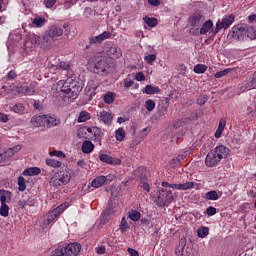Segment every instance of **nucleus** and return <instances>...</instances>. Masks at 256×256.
Wrapping results in <instances>:
<instances>
[{
  "mask_svg": "<svg viewBox=\"0 0 256 256\" xmlns=\"http://www.w3.org/2000/svg\"><path fill=\"white\" fill-rule=\"evenodd\" d=\"M54 87L57 93H64L67 95L68 103H73L75 99L79 97V93H81V86H79L73 78L59 80Z\"/></svg>",
  "mask_w": 256,
  "mask_h": 256,
  "instance_id": "obj_1",
  "label": "nucleus"
},
{
  "mask_svg": "<svg viewBox=\"0 0 256 256\" xmlns=\"http://www.w3.org/2000/svg\"><path fill=\"white\" fill-rule=\"evenodd\" d=\"M63 37V28L57 24L47 27L42 36L41 46L43 49H51L55 41H59Z\"/></svg>",
  "mask_w": 256,
  "mask_h": 256,
  "instance_id": "obj_2",
  "label": "nucleus"
},
{
  "mask_svg": "<svg viewBox=\"0 0 256 256\" xmlns=\"http://www.w3.org/2000/svg\"><path fill=\"white\" fill-rule=\"evenodd\" d=\"M229 155V148L220 145L210 151L205 158L206 167H217L221 163V159H225Z\"/></svg>",
  "mask_w": 256,
  "mask_h": 256,
  "instance_id": "obj_3",
  "label": "nucleus"
},
{
  "mask_svg": "<svg viewBox=\"0 0 256 256\" xmlns=\"http://www.w3.org/2000/svg\"><path fill=\"white\" fill-rule=\"evenodd\" d=\"M81 253V244L77 242L58 246L52 253V256H77Z\"/></svg>",
  "mask_w": 256,
  "mask_h": 256,
  "instance_id": "obj_4",
  "label": "nucleus"
},
{
  "mask_svg": "<svg viewBox=\"0 0 256 256\" xmlns=\"http://www.w3.org/2000/svg\"><path fill=\"white\" fill-rule=\"evenodd\" d=\"M173 201H175L173 192L171 190L162 188L158 194L156 203L158 207H169L173 203Z\"/></svg>",
  "mask_w": 256,
  "mask_h": 256,
  "instance_id": "obj_5",
  "label": "nucleus"
},
{
  "mask_svg": "<svg viewBox=\"0 0 256 256\" xmlns=\"http://www.w3.org/2000/svg\"><path fill=\"white\" fill-rule=\"evenodd\" d=\"M69 181H71V172L59 171L53 175L50 183L54 185V187H61L62 185H67Z\"/></svg>",
  "mask_w": 256,
  "mask_h": 256,
  "instance_id": "obj_6",
  "label": "nucleus"
},
{
  "mask_svg": "<svg viewBox=\"0 0 256 256\" xmlns=\"http://www.w3.org/2000/svg\"><path fill=\"white\" fill-rule=\"evenodd\" d=\"M111 68V65L109 64V59L105 56H100L95 59L94 63V71L98 75H105Z\"/></svg>",
  "mask_w": 256,
  "mask_h": 256,
  "instance_id": "obj_7",
  "label": "nucleus"
},
{
  "mask_svg": "<svg viewBox=\"0 0 256 256\" xmlns=\"http://www.w3.org/2000/svg\"><path fill=\"white\" fill-rule=\"evenodd\" d=\"M65 209H67V206L65 204H61L54 210L48 212L46 215V220L44 222V225H51L54 219H57V217H59V215H61L63 211H65Z\"/></svg>",
  "mask_w": 256,
  "mask_h": 256,
  "instance_id": "obj_8",
  "label": "nucleus"
},
{
  "mask_svg": "<svg viewBox=\"0 0 256 256\" xmlns=\"http://www.w3.org/2000/svg\"><path fill=\"white\" fill-rule=\"evenodd\" d=\"M235 21V17L233 15L224 16L221 20H218L216 23V28L214 30V33H217L218 31H221V29H229L231 25H233V22Z\"/></svg>",
  "mask_w": 256,
  "mask_h": 256,
  "instance_id": "obj_9",
  "label": "nucleus"
},
{
  "mask_svg": "<svg viewBox=\"0 0 256 256\" xmlns=\"http://www.w3.org/2000/svg\"><path fill=\"white\" fill-rule=\"evenodd\" d=\"M232 37L238 41H247V26L238 25L233 27Z\"/></svg>",
  "mask_w": 256,
  "mask_h": 256,
  "instance_id": "obj_10",
  "label": "nucleus"
},
{
  "mask_svg": "<svg viewBox=\"0 0 256 256\" xmlns=\"http://www.w3.org/2000/svg\"><path fill=\"white\" fill-rule=\"evenodd\" d=\"M38 45H41V37L35 34L29 35L24 43L25 49H36Z\"/></svg>",
  "mask_w": 256,
  "mask_h": 256,
  "instance_id": "obj_11",
  "label": "nucleus"
},
{
  "mask_svg": "<svg viewBox=\"0 0 256 256\" xmlns=\"http://www.w3.org/2000/svg\"><path fill=\"white\" fill-rule=\"evenodd\" d=\"M211 29H213V20H208L202 24L200 31L196 29L191 30L190 33L199 37V35H207V33L211 31Z\"/></svg>",
  "mask_w": 256,
  "mask_h": 256,
  "instance_id": "obj_12",
  "label": "nucleus"
},
{
  "mask_svg": "<svg viewBox=\"0 0 256 256\" xmlns=\"http://www.w3.org/2000/svg\"><path fill=\"white\" fill-rule=\"evenodd\" d=\"M106 53L110 59H121V57H123V51H121V48L116 44H112L108 47Z\"/></svg>",
  "mask_w": 256,
  "mask_h": 256,
  "instance_id": "obj_13",
  "label": "nucleus"
},
{
  "mask_svg": "<svg viewBox=\"0 0 256 256\" xmlns=\"http://www.w3.org/2000/svg\"><path fill=\"white\" fill-rule=\"evenodd\" d=\"M17 93L19 95H33L35 93V83H31L30 85H18L16 87Z\"/></svg>",
  "mask_w": 256,
  "mask_h": 256,
  "instance_id": "obj_14",
  "label": "nucleus"
},
{
  "mask_svg": "<svg viewBox=\"0 0 256 256\" xmlns=\"http://www.w3.org/2000/svg\"><path fill=\"white\" fill-rule=\"evenodd\" d=\"M107 39H111V32L109 31H104L103 33H101L98 36H93L89 38V43L91 45H95L97 43H102L103 41L107 40Z\"/></svg>",
  "mask_w": 256,
  "mask_h": 256,
  "instance_id": "obj_15",
  "label": "nucleus"
},
{
  "mask_svg": "<svg viewBox=\"0 0 256 256\" xmlns=\"http://www.w3.org/2000/svg\"><path fill=\"white\" fill-rule=\"evenodd\" d=\"M57 125H61V120L55 116L44 115V127L51 129V127H57Z\"/></svg>",
  "mask_w": 256,
  "mask_h": 256,
  "instance_id": "obj_16",
  "label": "nucleus"
},
{
  "mask_svg": "<svg viewBox=\"0 0 256 256\" xmlns=\"http://www.w3.org/2000/svg\"><path fill=\"white\" fill-rule=\"evenodd\" d=\"M99 159L102 163H106L107 165H121V159L113 158L107 154H100Z\"/></svg>",
  "mask_w": 256,
  "mask_h": 256,
  "instance_id": "obj_17",
  "label": "nucleus"
},
{
  "mask_svg": "<svg viewBox=\"0 0 256 256\" xmlns=\"http://www.w3.org/2000/svg\"><path fill=\"white\" fill-rule=\"evenodd\" d=\"M188 23L191 25V27H199V25L203 23V15L200 13L192 14L188 19Z\"/></svg>",
  "mask_w": 256,
  "mask_h": 256,
  "instance_id": "obj_18",
  "label": "nucleus"
},
{
  "mask_svg": "<svg viewBox=\"0 0 256 256\" xmlns=\"http://www.w3.org/2000/svg\"><path fill=\"white\" fill-rule=\"evenodd\" d=\"M31 125L33 127H45V115H35L31 118Z\"/></svg>",
  "mask_w": 256,
  "mask_h": 256,
  "instance_id": "obj_19",
  "label": "nucleus"
},
{
  "mask_svg": "<svg viewBox=\"0 0 256 256\" xmlns=\"http://www.w3.org/2000/svg\"><path fill=\"white\" fill-rule=\"evenodd\" d=\"M193 182H186L183 184H170V189H177L178 191H187L193 189Z\"/></svg>",
  "mask_w": 256,
  "mask_h": 256,
  "instance_id": "obj_20",
  "label": "nucleus"
},
{
  "mask_svg": "<svg viewBox=\"0 0 256 256\" xmlns=\"http://www.w3.org/2000/svg\"><path fill=\"white\" fill-rule=\"evenodd\" d=\"M82 153H85V155H89V153H93L95 149V144L89 140H86L82 143Z\"/></svg>",
  "mask_w": 256,
  "mask_h": 256,
  "instance_id": "obj_21",
  "label": "nucleus"
},
{
  "mask_svg": "<svg viewBox=\"0 0 256 256\" xmlns=\"http://www.w3.org/2000/svg\"><path fill=\"white\" fill-rule=\"evenodd\" d=\"M107 183V176H98L91 182V186L94 187V189H99V187H103Z\"/></svg>",
  "mask_w": 256,
  "mask_h": 256,
  "instance_id": "obj_22",
  "label": "nucleus"
},
{
  "mask_svg": "<svg viewBox=\"0 0 256 256\" xmlns=\"http://www.w3.org/2000/svg\"><path fill=\"white\" fill-rule=\"evenodd\" d=\"M40 174H41V168H39V167L27 168L22 173V175H24V177H35V175H40Z\"/></svg>",
  "mask_w": 256,
  "mask_h": 256,
  "instance_id": "obj_23",
  "label": "nucleus"
},
{
  "mask_svg": "<svg viewBox=\"0 0 256 256\" xmlns=\"http://www.w3.org/2000/svg\"><path fill=\"white\" fill-rule=\"evenodd\" d=\"M99 119L105 125H111V121H113V115L107 111H102L100 112Z\"/></svg>",
  "mask_w": 256,
  "mask_h": 256,
  "instance_id": "obj_24",
  "label": "nucleus"
},
{
  "mask_svg": "<svg viewBox=\"0 0 256 256\" xmlns=\"http://www.w3.org/2000/svg\"><path fill=\"white\" fill-rule=\"evenodd\" d=\"M0 202L1 204L11 203V191L9 190H0Z\"/></svg>",
  "mask_w": 256,
  "mask_h": 256,
  "instance_id": "obj_25",
  "label": "nucleus"
},
{
  "mask_svg": "<svg viewBox=\"0 0 256 256\" xmlns=\"http://www.w3.org/2000/svg\"><path fill=\"white\" fill-rule=\"evenodd\" d=\"M244 87V91H251V89H256V71L252 74Z\"/></svg>",
  "mask_w": 256,
  "mask_h": 256,
  "instance_id": "obj_26",
  "label": "nucleus"
},
{
  "mask_svg": "<svg viewBox=\"0 0 256 256\" xmlns=\"http://www.w3.org/2000/svg\"><path fill=\"white\" fill-rule=\"evenodd\" d=\"M45 164L48 167H52L53 169H59V167H61V165H63V163L61 161L53 159V158H47L45 160Z\"/></svg>",
  "mask_w": 256,
  "mask_h": 256,
  "instance_id": "obj_27",
  "label": "nucleus"
},
{
  "mask_svg": "<svg viewBox=\"0 0 256 256\" xmlns=\"http://www.w3.org/2000/svg\"><path fill=\"white\" fill-rule=\"evenodd\" d=\"M47 23V19L41 17V16H36L33 20H32V25L34 27H45V24Z\"/></svg>",
  "mask_w": 256,
  "mask_h": 256,
  "instance_id": "obj_28",
  "label": "nucleus"
},
{
  "mask_svg": "<svg viewBox=\"0 0 256 256\" xmlns=\"http://www.w3.org/2000/svg\"><path fill=\"white\" fill-rule=\"evenodd\" d=\"M86 131L91 133L96 140L101 141V130L98 127H88Z\"/></svg>",
  "mask_w": 256,
  "mask_h": 256,
  "instance_id": "obj_29",
  "label": "nucleus"
},
{
  "mask_svg": "<svg viewBox=\"0 0 256 256\" xmlns=\"http://www.w3.org/2000/svg\"><path fill=\"white\" fill-rule=\"evenodd\" d=\"M91 119V114L87 111L80 112L77 122L78 123H85V121H89Z\"/></svg>",
  "mask_w": 256,
  "mask_h": 256,
  "instance_id": "obj_30",
  "label": "nucleus"
},
{
  "mask_svg": "<svg viewBox=\"0 0 256 256\" xmlns=\"http://www.w3.org/2000/svg\"><path fill=\"white\" fill-rule=\"evenodd\" d=\"M246 39H256V31L253 26H246Z\"/></svg>",
  "mask_w": 256,
  "mask_h": 256,
  "instance_id": "obj_31",
  "label": "nucleus"
},
{
  "mask_svg": "<svg viewBox=\"0 0 256 256\" xmlns=\"http://www.w3.org/2000/svg\"><path fill=\"white\" fill-rule=\"evenodd\" d=\"M186 243H187V240L185 239H181L178 246L176 247L175 249V254L177 256H181V254L183 253V250L185 249L186 247Z\"/></svg>",
  "mask_w": 256,
  "mask_h": 256,
  "instance_id": "obj_32",
  "label": "nucleus"
},
{
  "mask_svg": "<svg viewBox=\"0 0 256 256\" xmlns=\"http://www.w3.org/2000/svg\"><path fill=\"white\" fill-rule=\"evenodd\" d=\"M127 135V133L125 132V129H123V127L121 128H118L116 131H115V138H116V141H123V139H125V136Z\"/></svg>",
  "mask_w": 256,
  "mask_h": 256,
  "instance_id": "obj_33",
  "label": "nucleus"
},
{
  "mask_svg": "<svg viewBox=\"0 0 256 256\" xmlns=\"http://www.w3.org/2000/svg\"><path fill=\"white\" fill-rule=\"evenodd\" d=\"M159 91H161L159 89V87L146 85L144 93H146V95H155V94L159 93Z\"/></svg>",
  "mask_w": 256,
  "mask_h": 256,
  "instance_id": "obj_34",
  "label": "nucleus"
},
{
  "mask_svg": "<svg viewBox=\"0 0 256 256\" xmlns=\"http://www.w3.org/2000/svg\"><path fill=\"white\" fill-rule=\"evenodd\" d=\"M205 199L208 201H217L219 199V193L215 190L209 191L205 194Z\"/></svg>",
  "mask_w": 256,
  "mask_h": 256,
  "instance_id": "obj_35",
  "label": "nucleus"
},
{
  "mask_svg": "<svg viewBox=\"0 0 256 256\" xmlns=\"http://www.w3.org/2000/svg\"><path fill=\"white\" fill-rule=\"evenodd\" d=\"M18 151H21V145H16L12 148H9L7 151H5L6 157H13L15 153H18Z\"/></svg>",
  "mask_w": 256,
  "mask_h": 256,
  "instance_id": "obj_36",
  "label": "nucleus"
},
{
  "mask_svg": "<svg viewBox=\"0 0 256 256\" xmlns=\"http://www.w3.org/2000/svg\"><path fill=\"white\" fill-rule=\"evenodd\" d=\"M197 235L200 237V239H205L207 235H209V228L207 227H200L197 230Z\"/></svg>",
  "mask_w": 256,
  "mask_h": 256,
  "instance_id": "obj_37",
  "label": "nucleus"
},
{
  "mask_svg": "<svg viewBox=\"0 0 256 256\" xmlns=\"http://www.w3.org/2000/svg\"><path fill=\"white\" fill-rule=\"evenodd\" d=\"M50 157H58V159H66L67 155L61 150H54L49 152Z\"/></svg>",
  "mask_w": 256,
  "mask_h": 256,
  "instance_id": "obj_38",
  "label": "nucleus"
},
{
  "mask_svg": "<svg viewBox=\"0 0 256 256\" xmlns=\"http://www.w3.org/2000/svg\"><path fill=\"white\" fill-rule=\"evenodd\" d=\"M144 22L146 23V25H148V27H157V19L156 18H151V17H144L143 18Z\"/></svg>",
  "mask_w": 256,
  "mask_h": 256,
  "instance_id": "obj_39",
  "label": "nucleus"
},
{
  "mask_svg": "<svg viewBox=\"0 0 256 256\" xmlns=\"http://www.w3.org/2000/svg\"><path fill=\"white\" fill-rule=\"evenodd\" d=\"M115 101V93L108 92L104 95V102H106L108 105H111Z\"/></svg>",
  "mask_w": 256,
  "mask_h": 256,
  "instance_id": "obj_40",
  "label": "nucleus"
},
{
  "mask_svg": "<svg viewBox=\"0 0 256 256\" xmlns=\"http://www.w3.org/2000/svg\"><path fill=\"white\" fill-rule=\"evenodd\" d=\"M207 71V66L204 64H197L194 66V73H197L198 75H201Z\"/></svg>",
  "mask_w": 256,
  "mask_h": 256,
  "instance_id": "obj_41",
  "label": "nucleus"
},
{
  "mask_svg": "<svg viewBox=\"0 0 256 256\" xmlns=\"http://www.w3.org/2000/svg\"><path fill=\"white\" fill-rule=\"evenodd\" d=\"M56 68L61 69L62 71H69V69H71V64L65 61H61L56 65Z\"/></svg>",
  "mask_w": 256,
  "mask_h": 256,
  "instance_id": "obj_42",
  "label": "nucleus"
},
{
  "mask_svg": "<svg viewBox=\"0 0 256 256\" xmlns=\"http://www.w3.org/2000/svg\"><path fill=\"white\" fill-rule=\"evenodd\" d=\"M129 219H131V221H139V219H141V213L137 210H132L129 213Z\"/></svg>",
  "mask_w": 256,
  "mask_h": 256,
  "instance_id": "obj_43",
  "label": "nucleus"
},
{
  "mask_svg": "<svg viewBox=\"0 0 256 256\" xmlns=\"http://www.w3.org/2000/svg\"><path fill=\"white\" fill-rule=\"evenodd\" d=\"M0 215L1 217H9V206L7 204H1Z\"/></svg>",
  "mask_w": 256,
  "mask_h": 256,
  "instance_id": "obj_44",
  "label": "nucleus"
},
{
  "mask_svg": "<svg viewBox=\"0 0 256 256\" xmlns=\"http://www.w3.org/2000/svg\"><path fill=\"white\" fill-rule=\"evenodd\" d=\"M11 111H13L14 113L21 114L25 111V106L21 103H18L11 108Z\"/></svg>",
  "mask_w": 256,
  "mask_h": 256,
  "instance_id": "obj_45",
  "label": "nucleus"
},
{
  "mask_svg": "<svg viewBox=\"0 0 256 256\" xmlns=\"http://www.w3.org/2000/svg\"><path fill=\"white\" fill-rule=\"evenodd\" d=\"M18 189L19 191L23 192L27 189V185L25 184V178L20 176L18 177Z\"/></svg>",
  "mask_w": 256,
  "mask_h": 256,
  "instance_id": "obj_46",
  "label": "nucleus"
},
{
  "mask_svg": "<svg viewBox=\"0 0 256 256\" xmlns=\"http://www.w3.org/2000/svg\"><path fill=\"white\" fill-rule=\"evenodd\" d=\"M119 229L121 233H125V231L129 229V223H127V219H125V217L122 218Z\"/></svg>",
  "mask_w": 256,
  "mask_h": 256,
  "instance_id": "obj_47",
  "label": "nucleus"
},
{
  "mask_svg": "<svg viewBox=\"0 0 256 256\" xmlns=\"http://www.w3.org/2000/svg\"><path fill=\"white\" fill-rule=\"evenodd\" d=\"M155 105V101L147 100L145 102V109H147V111H153V109H155Z\"/></svg>",
  "mask_w": 256,
  "mask_h": 256,
  "instance_id": "obj_48",
  "label": "nucleus"
},
{
  "mask_svg": "<svg viewBox=\"0 0 256 256\" xmlns=\"http://www.w3.org/2000/svg\"><path fill=\"white\" fill-rule=\"evenodd\" d=\"M209 97H207V95H202V96H199L196 103L200 106H203L205 105V103H207Z\"/></svg>",
  "mask_w": 256,
  "mask_h": 256,
  "instance_id": "obj_49",
  "label": "nucleus"
},
{
  "mask_svg": "<svg viewBox=\"0 0 256 256\" xmlns=\"http://www.w3.org/2000/svg\"><path fill=\"white\" fill-rule=\"evenodd\" d=\"M157 59V55L155 54H150L144 57V61L148 63V65H151L155 60Z\"/></svg>",
  "mask_w": 256,
  "mask_h": 256,
  "instance_id": "obj_50",
  "label": "nucleus"
},
{
  "mask_svg": "<svg viewBox=\"0 0 256 256\" xmlns=\"http://www.w3.org/2000/svg\"><path fill=\"white\" fill-rule=\"evenodd\" d=\"M133 83H135V81H133V79H131V77H127L124 79V87L125 89H129V87H133Z\"/></svg>",
  "mask_w": 256,
  "mask_h": 256,
  "instance_id": "obj_51",
  "label": "nucleus"
},
{
  "mask_svg": "<svg viewBox=\"0 0 256 256\" xmlns=\"http://www.w3.org/2000/svg\"><path fill=\"white\" fill-rule=\"evenodd\" d=\"M217 213V208L213 207V206H209L206 209V214L208 215V217H213V215H215Z\"/></svg>",
  "mask_w": 256,
  "mask_h": 256,
  "instance_id": "obj_52",
  "label": "nucleus"
},
{
  "mask_svg": "<svg viewBox=\"0 0 256 256\" xmlns=\"http://www.w3.org/2000/svg\"><path fill=\"white\" fill-rule=\"evenodd\" d=\"M185 125V120L179 119L176 120L173 124L174 129H179L180 127H183Z\"/></svg>",
  "mask_w": 256,
  "mask_h": 256,
  "instance_id": "obj_53",
  "label": "nucleus"
},
{
  "mask_svg": "<svg viewBox=\"0 0 256 256\" xmlns=\"http://www.w3.org/2000/svg\"><path fill=\"white\" fill-rule=\"evenodd\" d=\"M227 73H229L228 69L222 70V71L215 73L214 77H215V79H221V77H225V75H227Z\"/></svg>",
  "mask_w": 256,
  "mask_h": 256,
  "instance_id": "obj_54",
  "label": "nucleus"
},
{
  "mask_svg": "<svg viewBox=\"0 0 256 256\" xmlns=\"http://www.w3.org/2000/svg\"><path fill=\"white\" fill-rule=\"evenodd\" d=\"M140 187H142V189H144V191H147V193H149V191H151L149 183H147L145 181H141Z\"/></svg>",
  "mask_w": 256,
  "mask_h": 256,
  "instance_id": "obj_55",
  "label": "nucleus"
},
{
  "mask_svg": "<svg viewBox=\"0 0 256 256\" xmlns=\"http://www.w3.org/2000/svg\"><path fill=\"white\" fill-rule=\"evenodd\" d=\"M191 255V247L185 246L180 256H190Z\"/></svg>",
  "mask_w": 256,
  "mask_h": 256,
  "instance_id": "obj_56",
  "label": "nucleus"
},
{
  "mask_svg": "<svg viewBox=\"0 0 256 256\" xmlns=\"http://www.w3.org/2000/svg\"><path fill=\"white\" fill-rule=\"evenodd\" d=\"M135 79L136 81H145V74H143V72H138L135 75Z\"/></svg>",
  "mask_w": 256,
  "mask_h": 256,
  "instance_id": "obj_57",
  "label": "nucleus"
},
{
  "mask_svg": "<svg viewBox=\"0 0 256 256\" xmlns=\"http://www.w3.org/2000/svg\"><path fill=\"white\" fill-rule=\"evenodd\" d=\"M227 125V121L221 119L218 124V129L221 131H225V126Z\"/></svg>",
  "mask_w": 256,
  "mask_h": 256,
  "instance_id": "obj_58",
  "label": "nucleus"
},
{
  "mask_svg": "<svg viewBox=\"0 0 256 256\" xmlns=\"http://www.w3.org/2000/svg\"><path fill=\"white\" fill-rule=\"evenodd\" d=\"M95 251H96V253H97L98 255H105L106 249H105V246H100V247H97V248L95 249Z\"/></svg>",
  "mask_w": 256,
  "mask_h": 256,
  "instance_id": "obj_59",
  "label": "nucleus"
},
{
  "mask_svg": "<svg viewBox=\"0 0 256 256\" xmlns=\"http://www.w3.org/2000/svg\"><path fill=\"white\" fill-rule=\"evenodd\" d=\"M149 5L152 7H159L161 5V0H148Z\"/></svg>",
  "mask_w": 256,
  "mask_h": 256,
  "instance_id": "obj_60",
  "label": "nucleus"
},
{
  "mask_svg": "<svg viewBox=\"0 0 256 256\" xmlns=\"http://www.w3.org/2000/svg\"><path fill=\"white\" fill-rule=\"evenodd\" d=\"M55 3H57V0H46L45 1V5L48 9H51V7H53V5H55Z\"/></svg>",
  "mask_w": 256,
  "mask_h": 256,
  "instance_id": "obj_61",
  "label": "nucleus"
},
{
  "mask_svg": "<svg viewBox=\"0 0 256 256\" xmlns=\"http://www.w3.org/2000/svg\"><path fill=\"white\" fill-rule=\"evenodd\" d=\"M9 117L6 114L0 113V123H7Z\"/></svg>",
  "mask_w": 256,
  "mask_h": 256,
  "instance_id": "obj_62",
  "label": "nucleus"
},
{
  "mask_svg": "<svg viewBox=\"0 0 256 256\" xmlns=\"http://www.w3.org/2000/svg\"><path fill=\"white\" fill-rule=\"evenodd\" d=\"M127 251L130 254V256H139V252H137V250L133 248H128Z\"/></svg>",
  "mask_w": 256,
  "mask_h": 256,
  "instance_id": "obj_63",
  "label": "nucleus"
},
{
  "mask_svg": "<svg viewBox=\"0 0 256 256\" xmlns=\"http://www.w3.org/2000/svg\"><path fill=\"white\" fill-rule=\"evenodd\" d=\"M7 77H8V79H15V77H17V73H15V71L11 70L10 72H8Z\"/></svg>",
  "mask_w": 256,
  "mask_h": 256,
  "instance_id": "obj_64",
  "label": "nucleus"
}]
</instances>
